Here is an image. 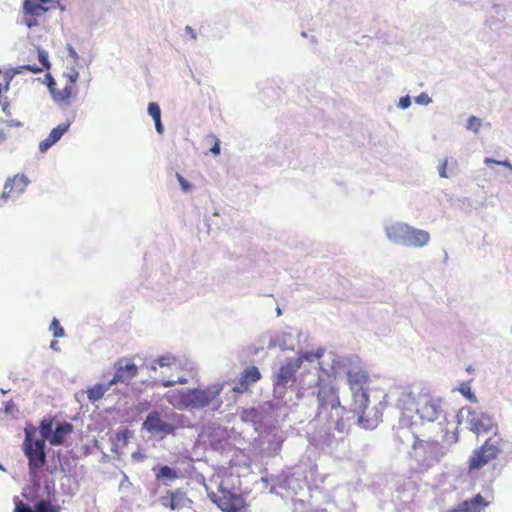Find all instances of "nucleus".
<instances>
[{"instance_id":"obj_26","label":"nucleus","mask_w":512,"mask_h":512,"mask_svg":"<svg viewBox=\"0 0 512 512\" xmlns=\"http://www.w3.org/2000/svg\"><path fill=\"white\" fill-rule=\"evenodd\" d=\"M178 496L175 492L169 491L166 496L162 497V505L175 510L178 506Z\"/></svg>"},{"instance_id":"obj_5","label":"nucleus","mask_w":512,"mask_h":512,"mask_svg":"<svg viewBox=\"0 0 512 512\" xmlns=\"http://www.w3.org/2000/svg\"><path fill=\"white\" fill-rule=\"evenodd\" d=\"M504 440L497 432L494 437L486 439V441L478 448H476L468 460L467 473L469 475L480 471L489 462L495 460L502 452Z\"/></svg>"},{"instance_id":"obj_39","label":"nucleus","mask_w":512,"mask_h":512,"mask_svg":"<svg viewBox=\"0 0 512 512\" xmlns=\"http://www.w3.org/2000/svg\"><path fill=\"white\" fill-rule=\"evenodd\" d=\"M15 512H34L29 506L20 502L15 508Z\"/></svg>"},{"instance_id":"obj_31","label":"nucleus","mask_w":512,"mask_h":512,"mask_svg":"<svg viewBox=\"0 0 512 512\" xmlns=\"http://www.w3.org/2000/svg\"><path fill=\"white\" fill-rule=\"evenodd\" d=\"M148 113L153 118V120L161 118V109L155 102L149 103Z\"/></svg>"},{"instance_id":"obj_14","label":"nucleus","mask_w":512,"mask_h":512,"mask_svg":"<svg viewBox=\"0 0 512 512\" xmlns=\"http://www.w3.org/2000/svg\"><path fill=\"white\" fill-rule=\"evenodd\" d=\"M468 422L470 429L476 434L488 433L497 429V425L494 423L493 418L481 412H469Z\"/></svg>"},{"instance_id":"obj_15","label":"nucleus","mask_w":512,"mask_h":512,"mask_svg":"<svg viewBox=\"0 0 512 512\" xmlns=\"http://www.w3.org/2000/svg\"><path fill=\"white\" fill-rule=\"evenodd\" d=\"M317 400L321 408L336 409L341 406L337 389L329 384L322 385L317 393Z\"/></svg>"},{"instance_id":"obj_44","label":"nucleus","mask_w":512,"mask_h":512,"mask_svg":"<svg viewBox=\"0 0 512 512\" xmlns=\"http://www.w3.org/2000/svg\"><path fill=\"white\" fill-rule=\"evenodd\" d=\"M57 344H58V342H57V341H52V342H51V348L56 350V346H57Z\"/></svg>"},{"instance_id":"obj_23","label":"nucleus","mask_w":512,"mask_h":512,"mask_svg":"<svg viewBox=\"0 0 512 512\" xmlns=\"http://www.w3.org/2000/svg\"><path fill=\"white\" fill-rule=\"evenodd\" d=\"M112 385H109V383L107 385H104V384H97L95 386H93L92 388H90L88 391H87V396H88V399L92 402H95V401H98L100 400L105 392L111 387Z\"/></svg>"},{"instance_id":"obj_30","label":"nucleus","mask_w":512,"mask_h":512,"mask_svg":"<svg viewBox=\"0 0 512 512\" xmlns=\"http://www.w3.org/2000/svg\"><path fill=\"white\" fill-rule=\"evenodd\" d=\"M206 141L209 144H211L210 151L214 155H218L220 153V141H219V139L215 135L210 134V135L207 136Z\"/></svg>"},{"instance_id":"obj_12","label":"nucleus","mask_w":512,"mask_h":512,"mask_svg":"<svg viewBox=\"0 0 512 512\" xmlns=\"http://www.w3.org/2000/svg\"><path fill=\"white\" fill-rule=\"evenodd\" d=\"M53 0H24L23 1V14L24 24L28 28H33L39 25L36 17L43 16L48 10L44 4L52 3Z\"/></svg>"},{"instance_id":"obj_42","label":"nucleus","mask_w":512,"mask_h":512,"mask_svg":"<svg viewBox=\"0 0 512 512\" xmlns=\"http://www.w3.org/2000/svg\"><path fill=\"white\" fill-rule=\"evenodd\" d=\"M121 437L123 438V440H126V438H127V430H123V431L117 433V438L120 439Z\"/></svg>"},{"instance_id":"obj_22","label":"nucleus","mask_w":512,"mask_h":512,"mask_svg":"<svg viewBox=\"0 0 512 512\" xmlns=\"http://www.w3.org/2000/svg\"><path fill=\"white\" fill-rule=\"evenodd\" d=\"M37 53H38V59H39V62L41 63V66L23 65L18 68L17 73L25 70V71L37 74V73H41L44 70L50 69L51 64L49 61L48 53L45 50L40 49V48H38Z\"/></svg>"},{"instance_id":"obj_11","label":"nucleus","mask_w":512,"mask_h":512,"mask_svg":"<svg viewBox=\"0 0 512 512\" xmlns=\"http://www.w3.org/2000/svg\"><path fill=\"white\" fill-rule=\"evenodd\" d=\"M303 363L302 357L290 358L283 363L273 377L274 389L285 391L289 384L296 381V373Z\"/></svg>"},{"instance_id":"obj_4","label":"nucleus","mask_w":512,"mask_h":512,"mask_svg":"<svg viewBox=\"0 0 512 512\" xmlns=\"http://www.w3.org/2000/svg\"><path fill=\"white\" fill-rule=\"evenodd\" d=\"M443 445L436 440L416 438L412 444L411 458L416 462L420 472H426L444 457Z\"/></svg>"},{"instance_id":"obj_25","label":"nucleus","mask_w":512,"mask_h":512,"mask_svg":"<svg viewBox=\"0 0 512 512\" xmlns=\"http://www.w3.org/2000/svg\"><path fill=\"white\" fill-rule=\"evenodd\" d=\"M12 77H13L12 75L5 74L3 77V81L0 82V103L3 106L4 110L9 105V103L7 101V97H3V93H6L9 90V86H10Z\"/></svg>"},{"instance_id":"obj_29","label":"nucleus","mask_w":512,"mask_h":512,"mask_svg":"<svg viewBox=\"0 0 512 512\" xmlns=\"http://www.w3.org/2000/svg\"><path fill=\"white\" fill-rule=\"evenodd\" d=\"M49 330L52 332L55 338L63 337L65 334L64 329L60 325V322L58 321L57 318H53V320L50 323Z\"/></svg>"},{"instance_id":"obj_32","label":"nucleus","mask_w":512,"mask_h":512,"mask_svg":"<svg viewBox=\"0 0 512 512\" xmlns=\"http://www.w3.org/2000/svg\"><path fill=\"white\" fill-rule=\"evenodd\" d=\"M36 512H56L54 507L47 501L42 500L35 506Z\"/></svg>"},{"instance_id":"obj_36","label":"nucleus","mask_w":512,"mask_h":512,"mask_svg":"<svg viewBox=\"0 0 512 512\" xmlns=\"http://www.w3.org/2000/svg\"><path fill=\"white\" fill-rule=\"evenodd\" d=\"M447 165H448V160L444 159L442 161V163L440 164L439 168H438L439 175L442 178H447L448 177L447 172H446Z\"/></svg>"},{"instance_id":"obj_45","label":"nucleus","mask_w":512,"mask_h":512,"mask_svg":"<svg viewBox=\"0 0 512 512\" xmlns=\"http://www.w3.org/2000/svg\"><path fill=\"white\" fill-rule=\"evenodd\" d=\"M186 30L191 31L190 26H187V27H186Z\"/></svg>"},{"instance_id":"obj_20","label":"nucleus","mask_w":512,"mask_h":512,"mask_svg":"<svg viewBox=\"0 0 512 512\" xmlns=\"http://www.w3.org/2000/svg\"><path fill=\"white\" fill-rule=\"evenodd\" d=\"M489 505L481 494L458 504L451 512H482Z\"/></svg>"},{"instance_id":"obj_21","label":"nucleus","mask_w":512,"mask_h":512,"mask_svg":"<svg viewBox=\"0 0 512 512\" xmlns=\"http://www.w3.org/2000/svg\"><path fill=\"white\" fill-rule=\"evenodd\" d=\"M70 123H62L53 128L49 135L40 142L39 149L41 152H46L50 147L56 144L61 137L68 131Z\"/></svg>"},{"instance_id":"obj_10","label":"nucleus","mask_w":512,"mask_h":512,"mask_svg":"<svg viewBox=\"0 0 512 512\" xmlns=\"http://www.w3.org/2000/svg\"><path fill=\"white\" fill-rule=\"evenodd\" d=\"M63 77L66 79V83L62 89H57L56 82L51 74H46L45 76V78H50L48 88L54 101L57 103L70 105V100L77 95L76 82L79 79V72L77 69L72 68L69 72L64 73Z\"/></svg>"},{"instance_id":"obj_28","label":"nucleus","mask_w":512,"mask_h":512,"mask_svg":"<svg viewBox=\"0 0 512 512\" xmlns=\"http://www.w3.org/2000/svg\"><path fill=\"white\" fill-rule=\"evenodd\" d=\"M155 362L160 366V367H171L173 365L176 364L177 362V358L171 354H166V355H162V356H159Z\"/></svg>"},{"instance_id":"obj_40","label":"nucleus","mask_w":512,"mask_h":512,"mask_svg":"<svg viewBox=\"0 0 512 512\" xmlns=\"http://www.w3.org/2000/svg\"><path fill=\"white\" fill-rule=\"evenodd\" d=\"M411 101L409 96L402 97L399 101V106L403 109H406L410 106Z\"/></svg>"},{"instance_id":"obj_24","label":"nucleus","mask_w":512,"mask_h":512,"mask_svg":"<svg viewBox=\"0 0 512 512\" xmlns=\"http://www.w3.org/2000/svg\"><path fill=\"white\" fill-rule=\"evenodd\" d=\"M155 477L157 480L168 479L170 481H174L178 478V475L174 469L165 465L158 469V471L155 473Z\"/></svg>"},{"instance_id":"obj_43","label":"nucleus","mask_w":512,"mask_h":512,"mask_svg":"<svg viewBox=\"0 0 512 512\" xmlns=\"http://www.w3.org/2000/svg\"><path fill=\"white\" fill-rule=\"evenodd\" d=\"M69 51H70V55L75 59V61H77L78 55H77L76 51L72 47L69 48Z\"/></svg>"},{"instance_id":"obj_9","label":"nucleus","mask_w":512,"mask_h":512,"mask_svg":"<svg viewBox=\"0 0 512 512\" xmlns=\"http://www.w3.org/2000/svg\"><path fill=\"white\" fill-rule=\"evenodd\" d=\"M208 496L222 512H240L246 507V501L241 494L232 493L223 483L216 486V490H210Z\"/></svg>"},{"instance_id":"obj_6","label":"nucleus","mask_w":512,"mask_h":512,"mask_svg":"<svg viewBox=\"0 0 512 512\" xmlns=\"http://www.w3.org/2000/svg\"><path fill=\"white\" fill-rule=\"evenodd\" d=\"M182 416L176 413L162 416L158 411H152L143 422V428L150 434L164 438L174 435L176 430L182 426Z\"/></svg>"},{"instance_id":"obj_19","label":"nucleus","mask_w":512,"mask_h":512,"mask_svg":"<svg viewBox=\"0 0 512 512\" xmlns=\"http://www.w3.org/2000/svg\"><path fill=\"white\" fill-rule=\"evenodd\" d=\"M261 379V374L257 367L251 366L245 369L237 385L234 387L235 392L243 393L249 389L250 384L256 383Z\"/></svg>"},{"instance_id":"obj_13","label":"nucleus","mask_w":512,"mask_h":512,"mask_svg":"<svg viewBox=\"0 0 512 512\" xmlns=\"http://www.w3.org/2000/svg\"><path fill=\"white\" fill-rule=\"evenodd\" d=\"M114 369L115 374L109 381V385H114L118 382L128 384L138 374V367L128 358H121L116 361Z\"/></svg>"},{"instance_id":"obj_3","label":"nucleus","mask_w":512,"mask_h":512,"mask_svg":"<svg viewBox=\"0 0 512 512\" xmlns=\"http://www.w3.org/2000/svg\"><path fill=\"white\" fill-rule=\"evenodd\" d=\"M222 388V385H214L206 389L172 390L167 392L165 397L174 407L201 409L214 401Z\"/></svg>"},{"instance_id":"obj_37","label":"nucleus","mask_w":512,"mask_h":512,"mask_svg":"<svg viewBox=\"0 0 512 512\" xmlns=\"http://www.w3.org/2000/svg\"><path fill=\"white\" fill-rule=\"evenodd\" d=\"M415 100L416 103L424 105L428 104L431 101V99L428 97L426 93L420 94Z\"/></svg>"},{"instance_id":"obj_34","label":"nucleus","mask_w":512,"mask_h":512,"mask_svg":"<svg viewBox=\"0 0 512 512\" xmlns=\"http://www.w3.org/2000/svg\"><path fill=\"white\" fill-rule=\"evenodd\" d=\"M484 163L486 165L497 164V165L504 166V167L508 168L509 170H512V164L508 160L498 161V160H495L492 158H485Z\"/></svg>"},{"instance_id":"obj_33","label":"nucleus","mask_w":512,"mask_h":512,"mask_svg":"<svg viewBox=\"0 0 512 512\" xmlns=\"http://www.w3.org/2000/svg\"><path fill=\"white\" fill-rule=\"evenodd\" d=\"M481 126V120L475 116H470L467 121V129L478 132Z\"/></svg>"},{"instance_id":"obj_7","label":"nucleus","mask_w":512,"mask_h":512,"mask_svg":"<svg viewBox=\"0 0 512 512\" xmlns=\"http://www.w3.org/2000/svg\"><path fill=\"white\" fill-rule=\"evenodd\" d=\"M34 434L35 429H25V439L22 444V449L28 459L29 470L32 474H36L47 462L45 440L42 437L35 439Z\"/></svg>"},{"instance_id":"obj_35","label":"nucleus","mask_w":512,"mask_h":512,"mask_svg":"<svg viewBox=\"0 0 512 512\" xmlns=\"http://www.w3.org/2000/svg\"><path fill=\"white\" fill-rule=\"evenodd\" d=\"M176 177H177V180H178L182 190L184 192H188L191 189L190 183L186 179H184V177L179 173H176Z\"/></svg>"},{"instance_id":"obj_38","label":"nucleus","mask_w":512,"mask_h":512,"mask_svg":"<svg viewBox=\"0 0 512 512\" xmlns=\"http://www.w3.org/2000/svg\"><path fill=\"white\" fill-rule=\"evenodd\" d=\"M176 383L185 384V383H187V379L181 378V379H178L177 381L167 380V381H164L162 383V385L164 387H171V386H174Z\"/></svg>"},{"instance_id":"obj_27","label":"nucleus","mask_w":512,"mask_h":512,"mask_svg":"<svg viewBox=\"0 0 512 512\" xmlns=\"http://www.w3.org/2000/svg\"><path fill=\"white\" fill-rule=\"evenodd\" d=\"M458 390L468 401H470L472 403L477 402V397L471 390L469 383H467V382L461 383Z\"/></svg>"},{"instance_id":"obj_17","label":"nucleus","mask_w":512,"mask_h":512,"mask_svg":"<svg viewBox=\"0 0 512 512\" xmlns=\"http://www.w3.org/2000/svg\"><path fill=\"white\" fill-rule=\"evenodd\" d=\"M429 241V232L409 226L404 246L421 248L427 245Z\"/></svg>"},{"instance_id":"obj_8","label":"nucleus","mask_w":512,"mask_h":512,"mask_svg":"<svg viewBox=\"0 0 512 512\" xmlns=\"http://www.w3.org/2000/svg\"><path fill=\"white\" fill-rule=\"evenodd\" d=\"M74 427L67 421L58 422L53 430V418L45 417L40 421L39 432L51 446L67 445V438L73 433Z\"/></svg>"},{"instance_id":"obj_1","label":"nucleus","mask_w":512,"mask_h":512,"mask_svg":"<svg viewBox=\"0 0 512 512\" xmlns=\"http://www.w3.org/2000/svg\"><path fill=\"white\" fill-rule=\"evenodd\" d=\"M347 383L352 393L351 410L358 416V423L365 429H372L381 420V413L369 408L368 385L370 375L358 360H349L346 369Z\"/></svg>"},{"instance_id":"obj_16","label":"nucleus","mask_w":512,"mask_h":512,"mask_svg":"<svg viewBox=\"0 0 512 512\" xmlns=\"http://www.w3.org/2000/svg\"><path fill=\"white\" fill-rule=\"evenodd\" d=\"M28 185V179L23 174H17L6 181L2 192V198L17 196L21 194Z\"/></svg>"},{"instance_id":"obj_2","label":"nucleus","mask_w":512,"mask_h":512,"mask_svg":"<svg viewBox=\"0 0 512 512\" xmlns=\"http://www.w3.org/2000/svg\"><path fill=\"white\" fill-rule=\"evenodd\" d=\"M397 407L404 412L416 413L421 420L434 422L442 413L440 400L425 389L404 392L397 400Z\"/></svg>"},{"instance_id":"obj_41","label":"nucleus","mask_w":512,"mask_h":512,"mask_svg":"<svg viewBox=\"0 0 512 512\" xmlns=\"http://www.w3.org/2000/svg\"><path fill=\"white\" fill-rule=\"evenodd\" d=\"M155 122V128H156V131L159 133V134H162L163 131H164V127L162 125V122H161V118L159 119H155L154 120Z\"/></svg>"},{"instance_id":"obj_18","label":"nucleus","mask_w":512,"mask_h":512,"mask_svg":"<svg viewBox=\"0 0 512 512\" xmlns=\"http://www.w3.org/2000/svg\"><path fill=\"white\" fill-rule=\"evenodd\" d=\"M409 226L404 222L392 223L385 228L386 236L391 242L404 245Z\"/></svg>"}]
</instances>
